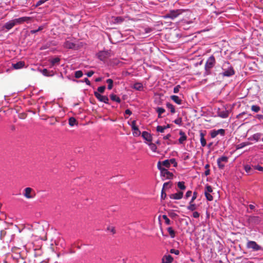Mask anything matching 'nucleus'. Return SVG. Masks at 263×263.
I'll return each mask as SVG.
<instances>
[{"mask_svg": "<svg viewBox=\"0 0 263 263\" xmlns=\"http://www.w3.org/2000/svg\"><path fill=\"white\" fill-rule=\"evenodd\" d=\"M133 88L137 90H141L143 88V85L141 83H136L134 85Z\"/></svg>", "mask_w": 263, "mask_h": 263, "instance_id": "obj_29", "label": "nucleus"}, {"mask_svg": "<svg viewBox=\"0 0 263 263\" xmlns=\"http://www.w3.org/2000/svg\"><path fill=\"white\" fill-rule=\"evenodd\" d=\"M169 185V187H171L172 186V183L171 182H165L164 184H163V188L162 189H164L165 187H166L167 186Z\"/></svg>", "mask_w": 263, "mask_h": 263, "instance_id": "obj_55", "label": "nucleus"}, {"mask_svg": "<svg viewBox=\"0 0 263 263\" xmlns=\"http://www.w3.org/2000/svg\"><path fill=\"white\" fill-rule=\"evenodd\" d=\"M244 169L245 171L249 174H253L255 172L254 166H251L249 165H246L244 166Z\"/></svg>", "mask_w": 263, "mask_h": 263, "instance_id": "obj_21", "label": "nucleus"}, {"mask_svg": "<svg viewBox=\"0 0 263 263\" xmlns=\"http://www.w3.org/2000/svg\"><path fill=\"white\" fill-rule=\"evenodd\" d=\"M42 73L46 77H52L54 75L53 71H49L47 69H43L41 70Z\"/></svg>", "mask_w": 263, "mask_h": 263, "instance_id": "obj_22", "label": "nucleus"}, {"mask_svg": "<svg viewBox=\"0 0 263 263\" xmlns=\"http://www.w3.org/2000/svg\"><path fill=\"white\" fill-rule=\"evenodd\" d=\"M181 14L180 10H173L170 11L168 13H167L165 16V18H170L171 19H174L177 17L179 15Z\"/></svg>", "mask_w": 263, "mask_h": 263, "instance_id": "obj_6", "label": "nucleus"}, {"mask_svg": "<svg viewBox=\"0 0 263 263\" xmlns=\"http://www.w3.org/2000/svg\"><path fill=\"white\" fill-rule=\"evenodd\" d=\"M171 137V135L168 134L167 135L163 137L164 140H169V138Z\"/></svg>", "mask_w": 263, "mask_h": 263, "instance_id": "obj_63", "label": "nucleus"}, {"mask_svg": "<svg viewBox=\"0 0 263 263\" xmlns=\"http://www.w3.org/2000/svg\"><path fill=\"white\" fill-rule=\"evenodd\" d=\"M228 157L223 156L219 157L217 160V163L219 169H223L226 163L228 162Z\"/></svg>", "mask_w": 263, "mask_h": 263, "instance_id": "obj_4", "label": "nucleus"}, {"mask_svg": "<svg viewBox=\"0 0 263 263\" xmlns=\"http://www.w3.org/2000/svg\"><path fill=\"white\" fill-rule=\"evenodd\" d=\"M180 88H181V86L179 85H177L174 88V90H173L174 92L175 93H178L179 92Z\"/></svg>", "mask_w": 263, "mask_h": 263, "instance_id": "obj_52", "label": "nucleus"}, {"mask_svg": "<svg viewBox=\"0 0 263 263\" xmlns=\"http://www.w3.org/2000/svg\"><path fill=\"white\" fill-rule=\"evenodd\" d=\"M199 213L198 212H194L193 213V216L194 217V218H198L199 217Z\"/></svg>", "mask_w": 263, "mask_h": 263, "instance_id": "obj_58", "label": "nucleus"}, {"mask_svg": "<svg viewBox=\"0 0 263 263\" xmlns=\"http://www.w3.org/2000/svg\"><path fill=\"white\" fill-rule=\"evenodd\" d=\"M261 136V134L260 133H256L255 134H254L253 135V139L256 140V141H258L259 139H260V137Z\"/></svg>", "mask_w": 263, "mask_h": 263, "instance_id": "obj_41", "label": "nucleus"}, {"mask_svg": "<svg viewBox=\"0 0 263 263\" xmlns=\"http://www.w3.org/2000/svg\"><path fill=\"white\" fill-rule=\"evenodd\" d=\"M170 252L171 253H173V254H175L176 255H179V253H180V252L179 250H175L174 249H172L171 250H170Z\"/></svg>", "mask_w": 263, "mask_h": 263, "instance_id": "obj_51", "label": "nucleus"}, {"mask_svg": "<svg viewBox=\"0 0 263 263\" xmlns=\"http://www.w3.org/2000/svg\"><path fill=\"white\" fill-rule=\"evenodd\" d=\"M33 19V17H28V16H24L18 18H15V22L17 24H22L24 22H27V23H29Z\"/></svg>", "mask_w": 263, "mask_h": 263, "instance_id": "obj_10", "label": "nucleus"}, {"mask_svg": "<svg viewBox=\"0 0 263 263\" xmlns=\"http://www.w3.org/2000/svg\"><path fill=\"white\" fill-rule=\"evenodd\" d=\"M157 166L159 170L160 171L161 175L164 177L165 179H171L173 178V174L169 172L167 170L163 167L161 165L160 161L158 162Z\"/></svg>", "mask_w": 263, "mask_h": 263, "instance_id": "obj_1", "label": "nucleus"}, {"mask_svg": "<svg viewBox=\"0 0 263 263\" xmlns=\"http://www.w3.org/2000/svg\"><path fill=\"white\" fill-rule=\"evenodd\" d=\"M107 230L110 231L112 232V234H115L116 233V231L114 227H109L107 228Z\"/></svg>", "mask_w": 263, "mask_h": 263, "instance_id": "obj_57", "label": "nucleus"}, {"mask_svg": "<svg viewBox=\"0 0 263 263\" xmlns=\"http://www.w3.org/2000/svg\"><path fill=\"white\" fill-rule=\"evenodd\" d=\"M44 1H42V0H40L39 1L37 2V3H36V6H40L41 5L44 4Z\"/></svg>", "mask_w": 263, "mask_h": 263, "instance_id": "obj_64", "label": "nucleus"}, {"mask_svg": "<svg viewBox=\"0 0 263 263\" xmlns=\"http://www.w3.org/2000/svg\"><path fill=\"white\" fill-rule=\"evenodd\" d=\"M166 197V194L165 193L164 191V189H162L161 191V198L162 199H165Z\"/></svg>", "mask_w": 263, "mask_h": 263, "instance_id": "obj_50", "label": "nucleus"}, {"mask_svg": "<svg viewBox=\"0 0 263 263\" xmlns=\"http://www.w3.org/2000/svg\"><path fill=\"white\" fill-rule=\"evenodd\" d=\"M183 192L179 191L175 194H172L169 195L171 199L179 200L181 199L183 197Z\"/></svg>", "mask_w": 263, "mask_h": 263, "instance_id": "obj_14", "label": "nucleus"}, {"mask_svg": "<svg viewBox=\"0 0 263 263\" xmlns=\"http://www.w3.org/2000/svg\"><path fill=\"white\" fill-rule=\"evenodd\" d=\"M68 124L70 126H73L78 124L77 120L74 117H70L68 120Z\"/></svg>", "mask_w": 263, "mask_h": 263, "instance_id": "obj_25", "label": "nucleus"}, {"mask_svg": "<svg viewBox=\"0 0 263 263\" xmlns=\"http://www.w3.org/2000/svg\"><path fill=\"white\" fill-rule=\"evenodd\" d=\"M166 105L167 108L170 109L171 113L174 114L175 112V107L173 104L170 103H167Z\"/></svg>", "mask_w": 263, "mask_h": 263, "instance_id": "obj_30", "label": "nucleus"}, {"mask_svg": "<svg viewBox=\"0 0 263 263\" xmlns=\"http://www.w3.org/2000/svg\"><path fill=\"white\" fill-rule=\"evenodd\" d=\"M169 216L172 218H174L177 216V214L174 212H170L168 213Z\"/></svg>", "mask_w": 263, "mask_h": 263, "instance_id": "obj_60", "label": "nucleus"}, {"mask_svg": "<svg viewBox=\"0 0 263 263\" xmlns=\"http://www.w3.org/2000/svg\"><path fill=\"white\" fill-rule=\"evenodd\" d=\"M179 135L180 136V137L178 139L179 142L180 144H183V142L186 140L187 136L182 130H180Z\"/></svg>", "mask_w": 263, "mask_h": 263, "instance_id": "obj_18", "label": "nucleus"}, {"mask_svg": "<svg viewBox=\"0 0 263 263\" xmlns=\"http://www.w3.org/2000/svg\"><path fill=\"white\" fill-rule=\"evenodd\" d=\"M187 208L189 210L193 211L196 209V206L195 204L193 203V202H191V201H190V204Z\"/></svg>", "mask_w": 263, "mask_h": 263, "instance_id": "obj_33", "label": "nucleus"}, {"mask_svg": "<svg viewBox=\"0 0 263 263\" xmlns=\"http://www.w3.org/2000/svg\"><path fill=\"white\" fill-rule=\"evenodd\" d=\"M142 137L146 141L151 142L152 141V136L148 132L144 131L142 133Z\"/></svg>", "mask_w": 263, "mask_h": 263, "instance_id": "obj_20", "label": "nucleus"}, {"mask_svg": "<svg viewBox=\"0 0 263 263\" xmlns=\"http://www.w3.org/2000/svg\"><path fill=\"white\" fill-rule=\"evenodd\" d=\"M167 231L172 238H174L176 236V232L173 230L171 227L167 228Z\"/></svg>", "mask_w": 263, "mask_h": 263, "instance_id": "obj_24", "label": "nucleus"}, {"mask_svg": "<svg viewBox=\"0 0 263 263\" xmlns=\"http://www.w3.org/2000/svg\"><path fill=\"white\" fill-rule=\"evenodd\" d=\"M165 129V127L164 126H157L156 128V130L158 132L163 133L164 130Z\"/></svg>", "mask_w": 263, "mask_h": 263, "instance_id": "obj_43", "label": "nucleus"}, {"mask_svg": "<svg viewBox=\"0 0 263 263\" xmlns=\"http://www.w3.org/2000/svg\"><path fill=\"white\" fill-rule=\"evenodd\" d=\"M247 248L252 249L254 251H257L262 249L261 247L254 241H248L247 243Z\"/></svg>", "mask_w": 263, "mask_h": 263, "instance_id": "obj_3", "label": "nucleus"}, {"mask_svg": "<svg viewBox=\"0 0 263 263\" xmlns=\"http://www.w3.org/2000/svg\"><path fill=\"white\" fill-rule=\"evenodd\" d=\"M83 76V72L81 70H78L75 72L74 76L76 78H80Z\"/></svg>", "mask_w": 263, "mask_h": 263, "instance_id": "obj_39", "label": "nucleus"}, {"mask_svg": "<svg viewBox=\"0 0 263 263\" xmlns=\"http://www.w3.org/2000/svg\"><path fill=\"white\" fill-rule=\"evenodd\" d=\"M213 192V189L211 186L207 184L205 188V191L204 192H206L208 193H210Z\"/></svg>", "mask_w": 263, "mask_h": 263, "instance_id": "obj_42", "label": "nucleus"}, {"mask_svg": "<svg viewBox=\"0 0 263 263\" xmlns=\"http://www.w3.org/2000/svg\"><path fill=\"white\" fill-rule=\"evenodd\" d=\"M150 145V147H151V149L153 151V152H156V149H157V146H156V145L154 143H151L149 144Z\"/></svg>", "mask_w": 263, "mask_h": 263, "instance_id": "obj_53", "label": "nucleus"}, {"mask_svg": "<svg viewBox=\"0 0 263 263\" xmlns=\"http://www.w3.org/2000/svg\"><path fill=\"white\" fill-rule=\"evenodd\" d=\"M106 83L108 84L107 88L109 90L112 88L113 80L111 79H108L106 80Z\"/></svg>", "mask_w": 263, "mask_h": 263, "instance_id": "obj_34", "label": "nucleus"}, {"mask_svg": "<svg viewBox=\"0 0 263 263\" xmlns=\"http://www.w3.org/2000/svg\"><path fill=\"white\" fill-rule=\"evenodd\" d=\"M110 97L111 100L113 101H115L119 103L121 102V99H120V98L114 94H111L110 95Z\"/></svg>", "mask_w": 263, "mask_h": 263, "instance_id": "obj_28", "label": "nucleus"}, {"mask_svg": "<svg viewBox=\"0 0 263 263\" xmlns=\"http://www.w3.org/2000/svg\"><path fill=\"white\" fill-rule=\"evenodd\" d=\"M225 130L223 129H219L218 130H213L211 132V136L212 138L216 137L218 135L224 136Z\"/></svg>", "mask_w": 263, "mask_h": 263, "instance_id": "obj_12", "label": "nucleus"}, {"mask_svg": "<svg viewBox=\"0 0 263 263\" xmlns=\"http://www.w3.org/2000/svg\"><path fill=\"white\" fill-rule=\"evenodd\" d=\"M165 258V263H171L173 260V257L168 255L167 256H165L163 258ZM163 262H164V258H163Z\"/></svg>", "mask_w": 263, "mask_h": 263, "instance_id": "obj_31", "label": "nucleus"}, {"mask_svg": "<svg viewBox=\"0 0 263 263\" xmlns=\"http://www.w3.org/2000/svg\"><path fill=\"white\" fill-rule=\"evenodd\" d=\"M256 118L259 120H263V115H257Z\"/></svg>", "mask_w": 263, "mask_h": 263, "instance_id": "obj_62", "label": "nucleus"}, {"mask_svg": "<svg viewBox=\"0 0 263 263\" xmlns=\"http://www.w3.org/2000/svg\"><path fill=\"white\" fill-rule=\"evenodd\" d=\"M94 95L96 98L100 102H104L106 104H108L109 99L106 96H102L98 92L95 91Z\"/></svg>", "mask_w": 263, "mask_h": 263, "instance_id": "obj_8", "label": "nucleus"}, {"mask_svg": "<svg viewBox=\"0 0 263 263\" xmlns=\"http://www.w3.org/2000/svg\"><path fill=\"white\" fill-rule=\"evenodd\" d=\"M162 218L165 220V223L167 225H170L171 224V221L168 218L167 216L166 215H162Z\"/></svg>", "mask_w": 263, "mask_h": 263, "instance_id": "obj_40", "label": "nucleus"}, {"mask_svg": "<svg viewBox=\"0 0 263 263\" xmlns=\"http://www.w3.org/2000/svg\"><path fill=\"white\" fill-rule=\"evenodd\" d=\"M17 25L15 20H11L7 22L3 27V28L6 29L7 30H9L12 29L14 26Z\"/></svg>", "mask_w": 263, "mask_h": 263, "instance_id": "obj_11", "label": "nucleus"}, {"mask_svg": "<svg viewBox=\"0 0 263 263\" xmlns=\"http://www.w3.org/2000/svg\"><path fill=\"white\" fill-rule=\"evenodd\" d=\"M229 111L226 109H219L218 111V115L219 117L222 118H227L229 116Z\"/></svg>", "mask_w": 263, "mask_h": 263, "instance_id": "obj_15", "label": "nucleus"}, {"mask_svg": "<svg viewBox=\"0 0 263 263\" xmlns=\"http://www.w3.org/2000/svg\"><path fill=\"white\" fill-rule=\"evenodd\" d=\"M251 109L252 111L258 112L260 110V107L258 105H253L251 106Z\"/></svg>", "mask_w": 263, "mask_h": 263, "instance_id": "obj_35", "label": "nucleus"}, {"mask_svg": "<svg viewBox=\"0 0 263 263\" xmlns=\"http://www.w3.org/2000/svg\"><path fill=\"white\" fill-rule=\"evenodd\" d=\"M205 131H200V142L202 146H205L206 144V140L204 138Z\"/></svg>", "mask_w": 263, "mask_h": 263, "instance_id": "obj_19", "label": "nucleus"}, {"mask_svg": "<svg viewBox=\"0 0 263 263\" xmlns=\"http://www.w3.org/2000/svg\"><path fill=\"white\" fill-rule=\"evenodd\" d=\"M250 143L248 142H242L239 144H238L237 146H236V148L237 149H240V148H242L247 145H250Z\"/></svg>", "mask_w": 263, "mask_h": 263, "instance_id": "obj_32", "label": "nucleus"}, {"mask_svg": "<svg viewBox=\"0 0 263 263\" xmlns=\"http://www.w3.org/2000/svg\"><path fill=\"white\" fill-rule=\"evenodd\" d=\"M204 195H205V196L208 200H209V201L213 200V197L210 193L204 192Z\"/></svg>", "mask_w": 263, "mask_h": 263, "instance_id": "obj_45", "label": "nucleus"}, {"mask_svg": "<svg viewBox=\"0 0 263 263\" xmlns=\"http://www.w3.org/2000/svg\"><path fill=\"white\" fill-rule=\"evenodd\" d=\"M105 89V86H102L99 87L98 88V91L99 93H103L104 92Z\"/></svg>", "mask_w": 263, "mask_h": 263, "instance_id": "obj_47", "label": "nucleus"}, {"mask_svg": "<svg viewBox=\"0 0 263 263\" xmlns=\"http://www.w3.org/2000/svg\"><path fill=\"white\" fill-rule=\"evenodd\" d=\"M97 56L101 61H104L110 57V54L108 51H101L98 53Z\"/></svg>", "mask_w": 263, "mask_h": 263, "instance_id": "obj_7", "label": "nucleus"}, {"mask_svg": "<svg viewBox=\"0 0 263 263\" xmlns=\"http://www.w3.org/2000/svg\"><path fill=\"white\" fill-rule=\"evenodd\" d=\"M169 161H170V164H171V163L173 164L174 166H175V167H176L177 166V162H176L175 159L172 158V159L169 160Z\"/></svg>", "mask_w": 263, "mask_h": 263, "instance_id": "obj_48", "label": "nucleus"}, {"mask_svg": "<svg viewBox=\"0 0 263 263\" xmlns=\"http://www.w3.org/2000/svg\"><path fill=\"white\" fill-rule=\"evenodd\" d=\"M93 73L94 72L93 71H89L86 74L88 77H90L93 74Z\"/></svg>", "mask_w": 263, "mask_h": 263, "instance_id": "obj_61", "label": "nucleus"}, {"mask_svg": "<svg viewBox=\"0 0 263 263\" xmlns=\"http://www.w3.org/2000/svg\"><path fill=\"white\" fill-rule=\"evenodd\" d=\"M116 22L117 23H120L123 21V19L121 17H117L115 18Z\"/></svg>", "mask_w": 263, "mask_h": 263, "instance_id": "obj_56", "label": "nucleus"}, {"mask_svg": "<svg viewBox=\"0 0 263 263\" xmlns=\"http://www.w3.org/2000/svg\"><path fill=\"white\" fill-rule=\"evenodd\" d=\"M235 74V71L232 67H230L228 69L225 70L221 74L223 77H231Z\"/></svg>", "mask_w": 263, "mask_h": 263, "instance_id": "obj_13", "label": "nucleus"}, {"mask_svg": "<svg viewBox=\"0 0 263 263\" xmlns=\"http://www.w3.org/2000/svg\"><path fill=\"white\" fill-rule=\"evenodd\" d=\"M254 171L255 170H257L259 171L263 172V167H262L259 165H254Z\"/></svg>", "mask_w": 263, "mask_h": 263, "instance_id": "obj_49", "label": "nucleus"}, {"mask_svg": "<svg viewBox=\"0 0 263 263\" xmlns=\"http://www.w3.org/2000/svg\"><path fill=\"white\" fill-rule=\"evenodd\" d=\"M64 47L67 49H73L75 47V44L70 41H66L64 44Z\"/></svg>", "mask_w": 263, "mask_h": 263, "instance_id": "obj_23", "label": "nucleus"}, {"mask_svg": "<svg viewBox=\"0 0 263 263\" xmlns=\"http://www.w3.org/2000/svg\"><path fill=\"white\" fill-rule=\"evenodd\" d=\"M174 123L177 125H181L182 124V119L181 118H177L175 121H174Z\"/></svg>", "mask_w": 263, "mask_h": 263, "instance_id": "obj_46", "label": "nucleus"}, {"mask_svg": "<svg viewBox=\"0 0 263 263\" xmlns=\"http://www.w3.org/2000/svg\"><path fill=\"white\" fill-rule=\"evenodd\" d=\"M43 29H44V26H40V27L38 28V29H36V30H31V31H30V33H31V34H34V33H36V32H39V31H40L42 30Z\"/></svg>", "mask_w": 263, "mask_h": 263, "instance_id": "obj_44", "label": "nucleus"}, {"mask_svg": "<svg viewBox=\"0 0 263 263\" xmlns=\"http://www.w3.org/2000/svg\"><path fill=\"white\" fill-rule=\"evenodd\" d=\"M25 65L24 61H19L16 63L12 64V67L15 69H19L23 68Z\"/></svg>", "mask_w": 263, "mask_h": 263, "instance_id": "obj_17", "label": "nucleus"}, {"mask_svg": "<svg viewBox=\"0 0 263 263\" xmlns=\"http://www.w3.org/2000/svg\"><path fill=\"white\" fill-rule=\"evenodd\" d=\"M197 193L196 192H194L193 193V195L191 200L190 201H191V202H193L197 198Z\"/></svg>", "mask_w": 263, "mask_h": 263, "instance_id": "obj_54", "label": "nucleus"}, {"mask_svg": "<svg viewBox=\"0 0 263 263\" xmlns=\"http://www.w3.org/2000/svg\"><path fill=\"white\" fill-rule=\"evenodd\" d=\"M171 98L173 101H174L177 104H181L182 103V100L177 96H172L171 97Z\"/></svg>", "mask_w": 263, "mask_h": 263, "instance_id": "obj_26", "label": "nucleus"}, {"mask_svg": "<svg viewBox=\"0 0 263 263\" xmlns=\"http://www.w3.org/2000/svg\"><path fill=\"white\" fill-rule=\"evenodd\" d=\"M192 192L191 191H188L185 194V198H187L191 196Z\"/></svg>", "mask_w": 263, "mask_h": 263, "instance_id": "obj_59", "label": "nucleus"}, {"mask_svg": "<svg viewBox=\"0 0 263 263\" xmlns=\"http://www.w3.org/2000/svg\"><path fill=\"white\" fill-rule=\"evenodd\" d=\"M161 165L165 166L166 167H169L170 166L169 160H165L161 162Z\"/></svg>", "mask_w": 263, "mask_h": 263, "instance_id": "obj_38", "label": "nucleus"}, {"mask_svg": "<svg viewBox=\"0 0 263 263\" xmlns=\"http://www.w3.org/2000/svg\"><path fill=\"white\" fill-rule=\"evenodd\" d=\"M131 126L132 130L134 131L133 133L134 136H139L141 134V132L139 130L138 127L136 125V121L135 120L132 121Z\"/></svg>", "mask_w": 263, "mask_h": 263, "instance_id": "obj_9", "label": "nucleus"}, {"mask_svg": "<svg viewBox=\"0 0 263 263\" xmlns=\"http://www.w3.org/2000/svg\"><path fill=\"white\" fill-rule=\"evenodd\" d=\"M248 220L249 222L253 224H258L261 221L260 217L257 216H250Z\"/></svg>", "mask_w": 263, "mask_h": 263, "instance_id": "obj_16", "label": "nucleus"}, {"mask_svg": "<svg viewBox=\"0 0 263 263\" xmlns=\"http://www.w3.org/2000/svg\"><path fill=\"white\" fill-rule=\"evenodd\" d=\"M24 196L27 199L33 198L35 196V193L33 189L28 187L25 189Z\"/></svg>", "mask_w": 263, "mask_h": 263, "instance_id": "obj_5", "label": "nucleus"}, {"mask_svg": "<svg viewBox=\"0 0 263 263\" xmlns=\"http://www.w3.org/2000/svg\"><path fill=\"white\" fill-rule=\"evenodd\" d=\"M216 63L215 57L213 55H211L208 59L205 64V69L206 72H208L210 69L214 67Z\"/></svg>", "mask_w": 263, "mask_h": 263, "instance_id": "obj_2", "label": "nucleus"}, {"mask_svg": "<svg viewBox=\"0 0 263 263\" xmlns=\"http://www.w3.org/2000/svg\"><path fill=\"white\" fill-rule=\"evenodd\" d=\"M60 61V59L59 57H56L50 60V62L51 64V66H53L56 64H59Z\"/></svg>", "mask_w": 263, "mask_h": 263, "instance_id": "obj_27", "label": "nucleus"}, {"mask_svg": "<svg viewBox=\"0 0 263 263\" xmlns=\"http://www.w3.org/2000/svg\"><path fill=\"white\" fill-rule=\"evenodd\" d=\"M177 185L178 187L181 190H184L186 188L185 186L184 185V182L183 181L178 182Z\"/></svg>", "mask_w": 263, "mask_h": 263, "instance_id": "obj_37", "label": "nucleus"}, {"mask_svg": "<svg viewBox=\"0 0 263 263\" xmlns=\"http://www.w3.org/2000/svg\"><path fill=\"white\" fill-rule=\"evenodd\" d=\"M156 111L158 114V118H161V115L165 112V109L162 107H158Z\"/></svg>", "mask_w": 263, "mask_h": 263, "instance_id": "obj_36", "label": "nucleus"}]
</instances>
